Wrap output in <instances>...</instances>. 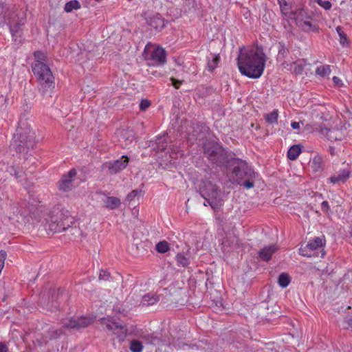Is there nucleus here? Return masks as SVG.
I'll use <instances>...</instances> for the list:
<instances>
[{
  "label": "nucleus",
  "mask_w": 352,
  "mask_h": 352,
  "mask_svg": "<svg viewBox=\"0 0 352 352\" xmlns=\"http://www.w3.org/2000/svg\"><path fill=\"white\" fill-rule=\"evenodd\" d=\"M8 346L3 342H0V352H8Z\"/></svg>",
  "instance_id": "nucleus-47"
},
{
  "label": "nucleus",
  "mask_w": 352,
  "mask_h": 352,
  "mask_svg": "<svg viewBox=\"0 0 352 352\" xmlns=\"http://www.w3.org/2000/svg\"><path fill=\"white\" fill-rule=\"evenodd\" d=\"M166 139L167 138L165 135L157 137L155 144L152 145L153 149L156 151L157 153L164 151L167 146Z\"/></svg>",
  "instance_id": "nucleus-19"
},
{
  "label": "nucleus",
  "mask_w": 352,
  "mask_h": 352,
  "mask_svg": "<svg viewBox=\"0 0 352 352\" xmlns=\"http://www.w3.org/2000/svg\"><path fill=\"white\" fill-rule=\"evenodd\" d=\"M237 165L232 170L234 179L238 184L246 189L254 188L258 174L245 161L237 160Z\"/></svg>",
  "instance_id": "nucleus-4"
},
{
  "label": "nucleus",
  "mask_w": 352,
  "mask_h": 352,
  "mask_svg": "<svg viewBox=\"0 0 352 352\" xmlns=\"http://www.w3.org/2000/svg\"><path fill=\"white\" fill-rule=\"evenodd\" d=\"M291 126L294 129H300V122H292L291 123Z\"/></svg>",
  "instance_id": "nucleus-48"
},
{
  "label": "nucleus",
  "mask_w": 352,
  "mask_h": 352,
  "mask_svg": "<svg viewBox=\"0 0 352 352\" xmlns=\"http://www.w3.org/2000/svg\"><path fill=\"white\" fill-rule=\"evenodd\" d=\"M351 176V171L348 168L340 169L339 171L332 175L329 180L332 184L339 182H345Z\"/></svg>",
  "instance_id": "nucleus-14"
},
{
  "label": "nucleus",
  "mask_w": 352,
  "mask_h": 352,
  "mask_svg": "<svg viewBox=\"0 0 352 352\" xmlns=\"http://www.w3.org/2000/svg\"><path fill=\"white\" fill-rule=\"evenodd\" d=\"M170 81L172 82V85L175 88V89H179V86L181 85L182 84V81L180 80H176L175 78H170Z\"/></svg>",
  "instance_id": "nucleus-44"
},
{
  "label": "nucleus",
  "mask_w": 352,
  "mask_h": 352,
  "mask_svg": "<svg viewBox=\"0 0 352 352\" xmlns=\"http://www.w3.org/2000/svg\"><path fill=\"white\" fill-rule=\"evenodd\" d=\"M333 81L334 82V84L338 86V87H341L342 85V80H340V78L337 77V76H333Z\"/></svg>",
  "instance_id": "nucleus-45"
},
{
  "label": "nucleus",
  "mask_w": 352,
  "mask_h": 352,
  "mask_svg": "<svg viewBox=\"0 0 352 352\" xmlns=\"http://www.w3.org/2000/svg\"><path fill=\"white\" fill-rule=\"evenodd\" d=\"M336 31L340 36V43L342 45H345L348 44L347 36L342 30V28L340 26H338L336 28Z\"/></svg>",
  "instance_id": "nucleus-32"
},
{
  "label": "nucleus",
  "mask_w": 352,
  "mask_h": 352,
  "mask_svg": "<svg viewBox=\"0 0 352 352\" xmlns=\"http://www.w3.org/2000/svg\"><path fill=\"white\" fill-rule=\"evenodd\" d=\"M176 261L177 265L182 267H187L190 263L188 258L181 253L177 254Z\"/></svg>",
  "instance_id": "nucleus-30"
},
{
  "label": "nucleus",
  "mask_w": 352,
  "mask_h": 352,
  "mask_svg": "<svg viewBox=\"0 0 352 352\" xmlns=\"http://www.w3.org/2000/svg\"><path fill=\"white\" fill-rule=\"evenodd\" d=\"M171 153L170 154V157L171 159H177L179 155H182L183 153L180 152L178 148H171Z\"/></svg>",
  "instance_id": "nucleus-39"
},
{
  "label": "nucleus",
  "mask_w": 352,
  "mask_h": 352,
  "mask_svg": "<svg viewBox=\"0 0 352 352\" xmlns=\"http://www.w3.org/2000/svg\"><path fill=\"white\" fill-rule=\"evenodd\" d=\"M143 195V191L142 190H133L126 197V201H132L136 197H140Z\"/></svg>",
  "instance_id": "nucleus-33"
},
{
  "label": "nucleus",
  "mask_w": 352,
  "mask_h": 352,
  "mask_svg": "<svg viewBox=\"0 0 352 352\" xmlns=\"http://www.w3.org/2000/svg\"><path fill=\"white\" fill-rule=\"evenodd\" d=\"M310 166L313 171L318 172L323 169V157L316 155L310 160Z\"/></svg>",
  "instance_id": "nucleus-20"
},
{
  "label": "nucleus",
  "mask_w": 352,
  "mask_h": 352,
  "mask_svg": "<svg viewBox=\"0 0 352 352\" xmlns=\"http://www.w3.org/2000/svg\"><path fill=\"white\" fill-rule=\"evenodd\" d=\"M26 22V16L23 11L19 10L11 14L8 25L13 40L16 44L21 43L22 28Z\"/></svg>",
  "instance_id": "nucleus-6"
},
{
  "label": "nucleus",
  "mask_w": 352,
  "mask_h": 352,
  "mask_svg": "<svg viewBox=\"0 0 352 352\" xmlns=\"http://www.w3.org/2000/svg\"><path fill=\"white\" fill-rule=\"evenodd\" d=\"M200 195L208 200V204L212 209H216L219 206L220 193L218 188L210 181L203 182L200 187Z\"/></svg>",
  "instance_id": "nucleus-8"
},
{
  "label": "nucleus",
  "mask_w": 352,
  "mask_h": 352,
  "mask_svg": "<svg viewBox=\"0 0 352 352\" xmlns=\"http://www.w3.org/2000/svg\"><path fill=\"white\" fill-rule=\"evenodd\" d=\"M314 1L326 10L331 8V3L328 0H314Z\"/></svg>",
  "instance_id": "nucleus-36"
},
{
  "label": "nucleus",
  "mask_w": 352,
  "mask_h": 352,
  "mask_svg": "<svg viewBox=\"0 0 352 352\" xmlns=\"http://www.w3.org/2000/svg\"><path fill=\"white\" fill-rule=\"evenodd\" d=\"M151 105V102L148 100L144 99L142 100L140 103V109L142 111H145L146 109H148Z\"/></svg>",
  "instance_id": "nucleus-41"
},
{
  "label": "nucleus",
  "mask_w": 352,
  "mask_h": 352,
  "mask_svg": "<svg viewBox=\"0 0 352 352\" xmlns=\"http://www.w3.org/2000/svg\"><path fill=\"white\" fill-rule=\"evenodd\" d=\"M109 276L110 274L107 271L101 270L99 274V279L107 280L109 279Z\"/></svg>",
  "instance_id": "nucleus-42"
},
{
  "label": "nucleus",
  "mask_w": 352,
  "mask_h": 352,
  "mask_svg": "<svg viewBox=\"0 0 352 352\" xmlns=\"http://www.w3.org/2000/svg\"><path fill=\"white\" fill-rule=\"evenodd\" d=\"M324 244V239L322 237H315L313 240L307 243V244L300 249V254L304 256L311 257L314 254V251L321 249Z\"/></svg>",
  "instance_id": "nucleus-11"
},
{
  "label": "nucleus",
  "mask_w": 352,
  "mask_h": 352,
  "mask_svg": "<svg viewBox=\"0 0 352 352\" xmlns=\"http://www.w3.org/2000/svg\"><path fill=\"white\" fill-rule=\"evenodd\" d=\"M265 352H278V351H277L276 350H272V349L270 350V349H267V351H265Z\"/></svg>",
  "instance_id": "nucleus-51"
},
{
  "label": "nucleus",
  "mask_w": 352,
  "mask_h": 352,
  "mask_svg": "<svg viewBox=\"0 0 352 352\" xmlns=\"http://www.w3.org/2000/svg\"><path fill=\"white\" fill-rule=\"evenodd\" d=\"M281 13L289 19H294L295 13L291 10L287 0H278Z\"/></svg>",
  "instance_id": "nucleus-18"
},
{
  "label": "nucleus",
  "mask_w": 352,
  "mask_h": 352,
  "mask_svg": "<svg viewBox=\"0 0 352 352\" xmlns=\"http://www.w3.org/2000/svg\"><path fill=\"white\" fill-rule=\"evenodd\" d=\"M129 349L131 352H142L143 350V345L141 342L133 340L131 342Z\"/></svg>",
  "instance_id": "nucleus-29"
},
{
  "label": "nucleus",
  "mask_w": 352,
  "mask_h": 352,
  "mask_svg": "<svg viewBox=\"0 0 352 352\" xmlns=\"http://www.w3.org/2000/svg\"><path fill=\"white\" fill-rule=\"evenodd\" d=\"M121 138L126 140L129 142H132L135 140L133 132L125 131L121 135Z\"/></svg>",
  "instance_id": "nucleus-38"
},
{
  "label": "nucleus",
  "mask_w": 352,
  "mask_h": 352,
  "mask_svg": "<svg viewBox=\"0 0 352 352\" xmlns=\"http://www.w3.org/2000/svg\"><path fill=\"white\" fill-rule=\"evenodd\" d=\"M304 68H305V65L299 63L295 62L292 65L293 72L296 74H301L304 71Z\"/></svg>",
  "instance_id": "nucleus-35"
},
{
  "label": "nucleus",
  "mask_w": 352,
  "mask_h": 352,
  "mask_svg": "<svg viewBox=\"0 0 352 352\" xmlns=\"http://www.w3.org/2000/svg\"><path fill=\"white\" fill-rule=\"evenodd\" d=\"M35 133L25 120H20L11 143L17 153H26L36 145Z\"/></svg>",
  "instance_id": "nucleus-3"
},
{
  "label": "nucleus",
  "mask_w": 352,
  "mask_h": 352,
  "mask_svg": "<svg viewBox=\"0 0 352 352\" xmlns=\"http://www.w3.org/2000/svg\"><path fill=\"white\" fill-rule=\"evenodd\" d=\"M291 279L287 273H282L278 278V283L282 288L287 287L290 283Z\"/></svg>",
  "instance_id": "nucleus-25"
},
{
  "label": "nucleus",
  "mask_w": 352,
  "mask_h": 352,
  "mask_svg": "<svg viewBox=\"0 0 352 352\" xmlns=\"http://www.w3.org/2000/svg\"><path fill=\"white\" fill-rule=\"evenodd\" d=\"M32 72L42 87H51L54 85V76L47 64L34 61L32 64Z\"/></svg>",
  "instance_id": "nucleus-7"
},
{
  "label": "nucleus",
  "mask_w": 352,
  "mask_h": 352,
  "mask_svg": "<svg viewBox=\"0 0 352 352\" xmlns=\"http://www.w3.org/2000/svg\"><path fill=\"white\" fill-rule=\"evenodd\" d=\"M304 25L309 28H311L312 26V24L309 21H305Z\"/></svg>",
  "instance_id": "nucleus-50"
},
{
  "label": "nucleus",
  "mask_w": 352,
  "mask_h": 352,
  "mask_svg": "<svg viewBox=\"0 0 352 352\" xmlns=\"http://www.w3.org/2000/svg\"><path fill=\"white\" fill-rule=\"evenodd\" d=\"M113 333L116 336L120 342H123L126 337V330L120 325H119L118 329L114 331Z\"/></svg>",
  "instance_id": "nucleus-28"
},
{
  "label": "nucleus",
  "mask_w": 352,
  "mask_h": 352,
  "mask_svg": "<svg viewBox=\"0 0 352 352\" xmlns=\"http://www.w3.org/2000/svg\"><path fill=\"white\" fill-rule=\"evenodd\" d=\"M331 67L329 65H320L316 69V74L321 77L329 76L331 73Z\"/></svg>",
  "instance_id": "nucleus-26"
},
{
  "label": "nucleus",
  "mask_w": 352,
  "mask_h": 352,
  "mask_svg": "<svg viewBox=\"0 0 352 352\" xmlns=\"http://www.w3.org/2000/svg\"><path fill=\"white\" fill-rule=\"evenodd\" d=\"M170 250L169 244L166 241H162L156 244V250L159 253H166Z\"/></svg>",
  "instance_id": "nucleus-31"
},
{
  "label": "nucleus",
  "mask_w": 352,
  "mask_h": 352,
  "mask_svg": "<svg viewBox=\"0 0 352 352\" xmlns=\"http://www.w3.org/2000/svg\"><path fill=\"white\" fill-rule=\"evenodd\" d=\"M351 236H352V231L351 232Z\"/></svg>",
  "instance_id": "nucleus-53"
},
{
  "label": "nucleus",
  "mask_w": 352,
  "mask_h": 352,
  "mask_svg": "<svg viewBox=\"0 0 352 352\" xmlns=\"http://www.w3.org/2000/svg\"><path fill=\"white\" fill-rule=\"evenodd\" d=\"M91 322V320L90 318L84 316L65 319L63 322V327L61 329H55L54 328H50L48 330L49 338L56 339L59 338L60 335L65 333V330L85 328L89 326Z\"/></svg>",
  "instance_id": "nucleus-5"
},
{
  "label": "nucleus",
  "mask_w": 352,
  "mask_h": 352,
  "mask_svg": "<svg viewBox=\"0 0 352 352\" xmlns=\"http://www.w3.org/2000/svg\"><path fill=\"white\" fill-rule=\"evenodd\" d=\"M338 132V131L336 130H329L327 133V138L331 141L340 139L337 135H336V133Z\"/></svg>",
  "instance_id": "nucleus-40"
},
{
  "label": "nucleus",
  "mask_w": 352,
  "mask_h": 352,
  "mask_svg": "<svg viewBox=\"0 0 352 352\" xmlns=\"http://www.w3.org/2000/svg\"><path fill=\"white\" fill-rule=\"evenodd\" d=\"M81 5L78 0H72L67 2L64 7V10L69 13L72 12L73 10H76L80 9Z\"/></svg>",
  "instance_id": "nucleus-23"
},
{
  "label": "nucleus",
  "mask_w": 352,
  "mask_h": 352,
  "mask_svg": "<svg viewBox=\"0 0 352 352\" xmlns=\"http://www.w3.org/2000/svg\"><path fill=\"white\" fill-rule=\"evenodd\" d=\"M204 151L205 155L214 164H221L226 160V151L218 144L206 142L204 145Z\"/></svg>",
  "instance_id": "nucleus-9"
},
{
  "label": "nucleus",
  "mask_w": 352,
  "mask_h": 352,
  "mask_svg": "<svg viewBox=\"0 0 352 352\" xmlns=\"http://www.w3.org/2000/svg\"><path fill=\"white\" fill-rule=\"evenodd\" d=\"M38 222L48 234H54L70 228L73 224V218L68 211L56 206L45 213Z\"/></svg>",
  "instance_id": "nucleus-2"
},
{
  "label": "nucleus",
  "mask_w": 352,
  "mask_h": 352,
  "mask_svg": "<svg viewBox=\"0 0 352 352\" xmlns=\"http://www.w3.org/2000/svg\"><path fill=\"white\" fill-rule=\"evenodd\" d=\"M276 250L277 246L276 244L265 246L263 248L258 251V256L261 260L264 261H268L271 259L272 254L276 252Z\"/></svg>",
  "instance_id": "nucleus-16"
},
{
  "label": "nucleus",
  "mask_w": 352,
  "mask_h": 352,
  "mask_svg": "<svg viewBox=\"0 0 352 352\" xmlns=\"http://www.w3.org/2000/svg\"><path fill=\"white\" fill-rule=\"evenodd\" d=\"M34 56L35 58L34 61H39L40 63H44L43 61L45 60V54L41 52V51H36L34 53Z\"/></svg>",
  "instance_id": "nucleus-37"
},
{
  "label": "nucleus",
  "mask_w": 352,
  "mask_h": 352,
  "mask_svg": "<svg viewBox=\"0 0 352 352\" xmlns=\"http://www.w3.org/2000/svg\"><path fill=\"white\" fill-rule=\"evenodd\" d=\"M149 48L148 45L146 46L144 50V58L146 60L153 61V65L155 66L164 65L166 62V54L164 48L157 47L154 48L151 53H148Z\"/></svg>",
  "instance_id": "nucleus-10"
},
{
  "label": "nucleus",
  "mask_w": 352,
  "mask_h": 352,
  "mask_svg": "<svg viewBox=\"0 0 352 352\" xmlns=\"http://www.w3.org/2000/svg\"><path fill=\"white\" fill-rule=\"evenodd\" d=\"M101 201L103 206L109 210L118 208L121 204V201L119 198L116 197H109L105 195H103Z\"/></svg>",
  "instance_id": "nucleus-15"
},
{
  "label": "nucleus",
  "mask_w": 352,
  "mask_h": 352,
  "mask_svg": "<svg viewBox=\"0 0 352 352\" xmlns=\"http://www.w3.org/2000/svg\"><path fill=\"white\" fill-rule=\"evenodd\" d=\"M321 210L325 212V213H328L329 210H330V207H329V203L327 201H323L321 204Z\"/></svg>",
  "instance_id": "nucleus-43"
},
{
  "label": "nucleus",
  "mask_w": 352,
  "mask_h": 352,
  "mask_svg": "<svg viewBox=\"0 0 352 352\" xmlns=\"http://www.w3.org/2000/svg\"><path fill=\"white\" fill-rule=\"evenodd\" d=\"M11 175H14L16 179L20 177L19 173L14 167H10V170H8Z\"/></svg>",
  "instance_id": "nucleus-46"
},
{
  "label": "nucleus",
  "mask_w": 352,
  "mask_h": 352,
  "mask_svg": "<svg viewBox=\"0 0 352 352\" xmlns=\"http://www.w3.org/2000/svg\"><path fill=\"white\" fill-rule=\"evenodd\" d=\"M204 205L205 206H210V205L208 204V200H207V199H205V201H204Z\"/></svg>",
  "instance_id": "nucleus-52"
},
{
  "label": "nucleus",
  "mask_w": 352,
  "mask_h": 352,
  "mask_svg": "<svg viewBox=\"0 0 352 352\" xmlns=\"http://www.w3.org/2000/svg\"><path fill=\"white\" fill-rule=\"evenodd\" d=\"M289 50L283 42L278 43V53L277 56L278 60H283L287 55Z\"/></svg>",
  "instance_id": "nucleus-27"
},
{
  "label": "nucleus",
  "mask_w": 352,
  "mask_h": 352,
  "mask_svg": "<svg viewBox=\"0 0 352 352\" xmlns=\"http://www.w3.org/2000/svg\"><path fill=\"white\" fill-rule=\"evenodd\" d=\"M266 59L261 47H241L237 58L239 70L250 78H258L264 72Z\"/></svg>",
  "instance_id": "nucleus-1"
},
{
  "label": "nucleus",
  "mask_w": 352,
  "mask_h": 352,
  "mask_svg": "<svg viewBox=\"0 0 352 352\" xmlns=\"http://www.w3.org/2000/svg\"><path fill=\"white\" fill-rule=\"evenodd\" d=\"M103 323L105 324L107 329L111 331L112 332L118 329V327H119L118 324L107 319H104Z\"/></svg>",
  "instance_id": "nucleus-34"
},
{
  "label": "nucleus",
  "mask_w": 352,
  "mask_h": 352,
  "mask_svg": "<svg viewBox=\"0 0 352 352\" xmlns=\"http://www.w3.org/2000/svg\"><path fill=\"white\" fill-rule=\"evenodd\" d=\"M301 153V148L298 145L292 146L287 151V157L290 160H295Z\"/></svg>",
  "instance_id": "nucleus-22"
},
{
  "label": "nucleus",
  "mask_w": 352,
  "mask_h": 352,
  "mask_svg": "<svg viewBox=\"0 0 352 352\" xmlns=\"http://www.w3.org/2000/svg\"><path fill=\"white\" fill-rule=\"evenodd\" d=\"M265 121L268 124H276L278 122V111L277 109H274L272 112L267 113L264 116Z\"/></svg>",
  "instance_id": "nucleus-24"
},
{
  "label": "nucleus",
  "mask_w": 352,
  "mask_h": 352,
  "mask_svg": "<svg viewBox=\"0 0 352 352\" xmlns=\"http://www.w3.org/2000/svg\"><path fill=\"white\" fill-rule=\"evenodd\" d=\"M221 58L219 54H210L207 56L206 69L208 72H212L218 66Z\"/></svg>",
  "instance_id": "nucleus-17"
},
{
  "label": "nucleus",
  "mask_w": 352,
  "mask_h": 352,
  "mask_svg": "<svg viewBox=\"0 0 352 352\" xmlns=\"http://www.w3.org/2000/svg\"><path fill=\"white\" fill-rule=\"evenodd\" d=\"M76 175V171L72 169L67 175H64L58 183V188L60 190L67 192L73 188L74 178Z\"/></svg>",
  "instance_id": "nucleus-13"
},
{
  "label": "nucleus",
  "mask_w": 352,
  "mask_h": 352,
  "mask_svg": "<svg viewBox=\"0 0 352 352\" xmlns=\"http://www.w3.org/2000/svg\"><path fill=\"white\" fill-rule=\"evenodd\" d=\"M159 301V296L155 294H146L142 296L141 304L144 306H150Z\"/></svg>",
  "instance_id": "nucleus-21"
},
{
  "label": "nucleus",
  "mask_w": 352,
  "mask_h": 352,
  "mask_svg": "<svg viewBox=\"0 0 352 352\" xmlns=\"http://www.w3.org/2000/svg\"><path fill=\"white\" fill-rule=\"evenodd\" d=\"M344 322L348 324V327H352V316L350 318H346Z\"/></svg>",
  "instance_id": "nucleus-49"
},
{
  "label": "nucleus",
  "mask_w": 352,
  "mask_h": 352,
  "mask_svg": "<svg viewBox=\"0 0 352 352\" xmlns=\"http://www.w3.org/2000/svg\"><path fill=\"white\" fill-rule=\"evenodd\" d=\"M129 163V158L126 156H122L119 160L107 162L103 164V169L107 168L110 174H116L126 167Z\"/></svg>",
  "instance_id": "nucleus-12"
}]
</instances>
